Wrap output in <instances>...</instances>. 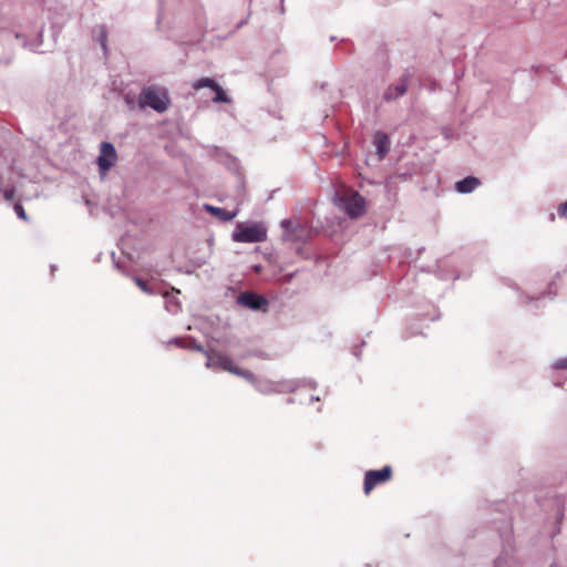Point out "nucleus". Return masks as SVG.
Returning <instances> with one entry per match:
<instances>
[{
  "label": "nucleus",
  "mask_w": 567,
  "mask_h": 567,
  "mask_svg": "<svg viewBox=\"0 0 567 567\" xmlns=\"http://www.w3.org/2000/svg\"><path fill=\"white\" fill-rule=\"evenodd\" d=\"M408 90V76L400 79V81L392 86H389L384 93V99L386 101H392L402 96Z\"/></svg>",
  "instance_id": "10"
},
{
  "label": "nucleus",
  "mask_w": 567,
  "mask_h": 567,
  "mask_svg": "<svg viewBox=\"0 0 567 567\" xmlns=\"http://www.w3.org/2000/svg\"><path fill=\"white\" fill-rule=\"evenodd\" d=\"M557 369H567V358L560 359L555 363Z\"/></svg>",
  "instance_id": "18"
},
{
  "label": "nucleus",
  "mask_w": 567,
  "mask_h": 567,
  "mask_svg": "<svg viewBox=\"0 0 567 567\" xmlns=\"http://www.w3.org/2000/svg\"><path fill=\"white\" fill-rule=\"evenodd\" d=\"M134 281H135L136 286H137L140 289H142V290H143V291H145V292H150V289H148V287H147V282H146V281H144V280H143V279H141V278H135V279H134Z\"/></svg>",
  "instance_id": "16"
},
{
  "label": "nucleus",
  "mask_w": 567,
  "mask_h": 567,
  "mask_svg": "<svg viewBox=\"0 0 567 567\" xmlns=\"http://www.w3.org/2000/svg\"><path fill=\"white\" fill-rule=\"evenodd\" d=\"M236 243H261L267 239V229L261 224H238L236 231L233 234Z\"/></svg>",
  "instance_id": "3"
},
{
  "label": "nucleus",
  "mask_w": 567,
  "mask_h": 567,
  "mask_svg": "<svg viewBox=\"0 0 567 567\" xmlns=\"http://www.w3.org/2000/svg\"><path fill=\"white\" fill-rule=\"evenodd\" d=\"M481 184L480 179L473 176L465 177L456 182L455 189L458 193L466 194L473 192Z\"/></svg>",
  "instance_id": "11"
},
{
  "label": "nucleus",
  "mask_w": 567,
  "mask_h": 567,
  "mask_svg": "<svg viewBox=\"0 0 567 567\" xmlns=\"http://www.w3.org/2000/svg\"><path fill=\"white\" fill-rule=\"evenodd\" d=\"M169 97L167 92L156 86L144 87L138 96V105L141 109L151 107L159 113L167 110Z\"/></svg>",
  "instance_id": "2"
},
{
  "label": "nucleus",
  "mask_w": 567,
  "mask_h": 567,
  "mask_svg": "<svg viewBox=\"0 0 567 567\" xmlns=\"http://www.w3.org/2000/svg\"><path fill=\"white\" fill-rule=\"evenodd\" d=\"M282 228L286 230V234H284V238L287 240L296 241L302 239L306 234H289L291 230L293 224L291 220L285 219L281 221Z\"/></svg>",
  "instance_id": "13"
},
{
  "label": "nucleus",
  "mask_w": 567,
  "mask_h": 567,
  "mask_svg": "<svg viewBox=\"0 0 567 567\" xmlns=\"http://www.w3.org/2000/svg\"><path fill=\"white\" fill-rule=\"evenodd\" d=\"M558 214L560 217L567 219V200L558 206Z\"/></svg>",
  "instance_id": "17"
},
{
  "label": "nucleus",
  "mask_w": 567,
  "mask_h": 567,
  "mask_svg": "<svg viewBox=\"0 0 567 567\" xmlns=\"http://www.w3.org/2000/svg\"><path fill=\"white\" fill-rule=\"evenodd\" d=\"M197 349L205 353L207 358V368L220 369L247 380L252 378V374L249 371L243 370L241 368L235 365L228 354L217 350H204L203 347H198Z\"/></svg>",
  "instance_id": "1"
},
{
  "label": "nucleus",
  "mask_w": 567,
  "mask_h": 567,
  "mask_svg": "<svg viewBox=\"0 0 567 567\" xmlns=\"http://www.w3.org/2000/svg\"><path fill=\"white\" fill-rule=\"evenodd\" d=\"M292 277H293V275H292V274H288V275L282 276V277L279 279V281H280L281 284H288V282H290V281H291Z\"/></svg>",
  "instance_id": "19"
},
{
  "label": "nucleus",
  "mask_w": 567,
  "mask_h": 567,
  "mask_svg": "<svg viewBox=\"0 0 567 567\" xmlns=\"http://www.w3.org/2000/svg\"><path fill=\"white\" fill-rule=\"evenodd\" d=\"M3 194V198L7 200V202H10L16 196V189L13 187L11 188H8L6 190L2 192Z\"/></svg>",
  "instance_id": "15"
},
{
  "label": "nucleus",
  "mask_w": 567,
  "mask_h": 567,
  "mask_svg": "<svg viewBox=\"0 0 567 567\" xmlns=\"http://www.w3.org/2000/svg\"><path fill=\"white\" fill-rule=\"evenodd\" d=\"M13 209H14V212H16L17 216H18L20 219H22V220H24V221H27V220H28L27 213H25V210H24V208H23V206H22L21 204H19V203L14 204Z\"/></svg>",
  "instance_id": "14"
},
{
  "label": "nucleus",
  "mask_w": 567,
  "mask_h": 567,
  "mask_svg": "<svg viewBox=\"0 0 567 567\" xmlns=\"http://www.w3.org/2000/svg\"><path fill=\"white\" fill-rule=\"evenodd\" d=\"M373 144L380 159L384 158L390 150V140L383 132H377L373 137Z\"/></svg>",
  "instance_id": "9"
},
{
  "label": "nucleus",
  "mask_w": 567,
  "mask_h": 567,
  "mask_svg": "<svg viewBox=\"0 0 567 567\" xmlns=\"http://www.w3.org/2000/svg\"><path fill=\"white\" fill-rule=\"evenodd\" d=\"M339 199L341 207L351 218H357L364 214L365 200L358 192L346 189Z\"/></svg>",
  "instance_id": "4"
},
{
  "label": "nucleus",
  "mask_w": 567,
  "mask_h": 567,
  "mask_svg": "<svg viewBox=\"0 0 567 567\" xmlns=\"http://www.w3.org/2000/svg\"><path fill=\"white\" fill-rule=\"evenodd\" d=\"M238 303H240L244 307H247L252 310H262L266 311L268 308V300L264 298L262 296H259L255 292L245 291L241 292L238 298Z\"/></svg>",
  "instance_id": "8"
},
{
  "label": "nucleus",
  "mask_w": 567,
  "mask_h": 567,
  "mask_svg": "<svg viewBox=\"0 0 567 567\" xmlns=\"http://www.w3.org/2000/svg\"><path fill=\"white\" fill-rule=\"evenodd\" d=\"M393 470L390 465L383 466L381 470H370L364 474L363 492L365 495L370 493L379 485L385 484L392 480Z\"/></svg>",
  "instance_id": "5"
},
{
  "label": "nucleus",
  "mask_w": 567,
  "mask_h": 567,
  "mask_svg": "<svg viewBox=\"0 0 567 567\" xmlns=\"http://www.w3.org/2000/svg\"><path fill=\"white\" fill-rule=\"evenodd\" d=\"M203 87H209L215 92V96L213 97V101L215 103H229L230 99L227 96L226 92L219 86L218 83H216L213 79L209 78H202L194 82L193 89L194 90H200Z\"/></svg>",
  "instance_id": "7"
},
{
  "label": "nucleus",
  "mask_w": 567,
  "mask_h": 567,
  "mask_svg": "<svg viewBox=\"0 0 567 567\" xmlns=\"http://www.w3.org/2000/svg\"><path fill=\"white\" fill-rule=\"evenodd\" d=\"M205 208L207 212L212 213L214 216H216L218 219H220L223 221H229V220L234 219L238 213L237 210L229 212L227 209L214 207L210 205H206Z\"/></svg>",
  "instance_id": "12"
},
{
  "label": "nucleus",
  "mask_w": 567,
  "mask_h": 567,
  "mask_svg": "<svg viewBox=\"0 0 567 567\" xmlns=\"http://www.w3.org/2000/svg\"><path fill=\"white\" fill-rule=\"evenodd\" d=\"M117 162V153L114 145L110 142H102L100 145V155L97 157L99 172L105 177L109 171L115 166Z\"/></svg>",
  "instance_id": "6"
}]
</instances>
